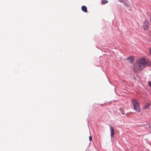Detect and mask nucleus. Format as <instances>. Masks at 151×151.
<instances>
[{"instance_id":"obj_1","label":"nucleus","mask_w":151,"mask_h":151,"mask_svg":"<svg viewBox=\"0 0 151 151\" xmlns=\"http://www.w3.org/2000/svg\"><path fill=\"white\" fill-rule=\"evenodd\" d=\"M151 64L150 62L146 61L145 59L143 58L139 59L136 63L135 67L137 69L140 70L143 69L146 66L150 65Z\"/></svg>"},{"instance_id":"obj_2","label":"nucleus","mask_w":151,"mask_h":151,"mask_svg":"<svg viewBox=\"0 0 151 151\" xmlns=\"http://www.w3.org/2000/svg\"><path fill=\"white\" fill-rule=\"evenodd\" d=\"M131 101L134 106V110L137 112H140V108L139 106V104L138 100L135 99H132Z\"/></svg>"},{"instance_id":"obj_3","label":"nucleus","mask_w":151,"mask_h":151,"mask_svg":"<svg viewBox=\"0 0 151 151\" xmlns=\"http://www.w3.org/2000/svg\"><path fill=\"white\" fill-rule=\"evenodd\" d=\"M127 62L129 63H132L134 60L133 57L132 56H131L126 59Z\"/></svg>"},{"instance_id":"obj_4","label":"nucleus","mask_w":151,"mask_h":151,"mask_svg":"<svg viewBox=\"0 0 151 151\" xmlns=\"http://www.w3.org/2000/svg\"><path fill=\"white\" fill-rule=\"evenodd\" d=\"M110 129L111 131V137H113L114 134V131L113 127L110 126Z\"/></svg>"},{"instance_id":"obj_5","label":"nucleus","mask_w":151,"mask_h":151,"mask_svg":"<svg viewBox=\"0 0 151 151\" xmlns=\"http://www.w3.org/2000/svg\"><path fill=\"white\" fill-rule=\"evenodd\" d=\"M149 24L147 21H145L143 23V26L144 27V29H147L149 26Z\"/></svg>"},{"instance_id":"obj_6","label":"nucleus","mask_w":151,"mask_h":151,"mask_svg":"<svg viewBox=\"0 0 151 151\" xmlns=\"http://www.w3.org/2000/svg\"><path fill=\"white\" fill-rule=\"evenodd\" d=\"M82 10L85 12L87 13V7L85 6H82L81 7Z\"/></svg>"},{"instance_id":"obj_7","label":"nucleus","mask_w":151,"mask_h":151,"mask_svg":"<svg viewBox=\"0 0 151 151\" xmlns=\"http://www.w3.org/2000/svg\"><path fill=\"white\" fill-rule=\"evenodd\" d=\"M108 2V1L106 0H102L101 4L102 5L105 4Z\"/></svg>"},{"instance_id":"obj_8","label":"nucleus","mask_w":151,"mask_h":151,"mask_svg":"<svg viewBox=\"0 0 151 151\" xmlns=\"http://www.w3.org/2000/svg\"><path fill=\"white\" fill-rule=\"evenodd\" d=\"M148 131L150 132L151 133V126L149 127L148 128Z\"/></svg>"},{"instance_id":"obj_9","label":"nucleus","mask_w":151,"mask_h":151,"mask_svg":"<svg viewBox=\"0 0 151 151\" xmlns=\"http://www.w3.org/2000/svg\"><path fill=\"white\" fill-rule=\"evenodd\" d=\"M148 84L150 86H151V82L150 81H149L148 82Z\"/></svg>"},{"instance_id":"obj_10","label":"nucleus","mask_w":151,"mask_h":151,"mask_svg":"<svg viewBox=\"0 0 151 151\" xmlns=\"http://www.w3.org/2000/svg\"><path fill=\"white\" fill-rule=\"evenodd\" d=\"M89 140L91 141L92 140V137L91 136H90L89 137Z\"/></svg>"},{"instance_id":"obj_11","label":"nucleus","mask_w":151,"mask_h":151,"mask_svg":"<svg viewBox=\"0 0 151 151\" xmlns=\"http://www.w3.org/2000/svg\"><path fill=\"white\" fill-rule=\"evenodd\" d=\"M150 54L151 55V48L150 49Z\"/></svg>"}]
</instances>
